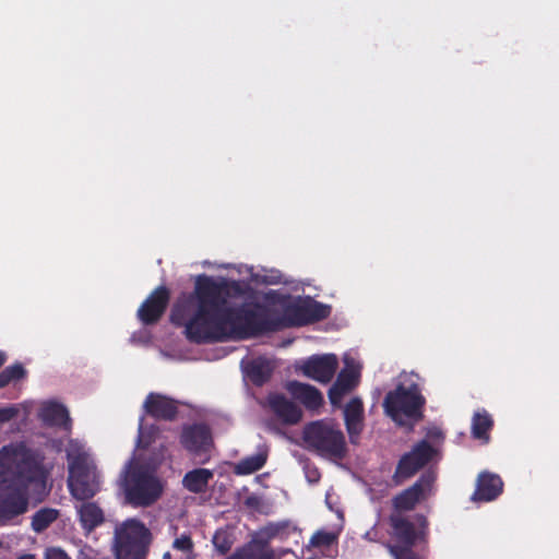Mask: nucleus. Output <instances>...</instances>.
<instances>
[{
    "label": "nucleus",
    "instance_id": "1",
    "mask_svg": "<svg viewBox=\"0 0 559 559\" xmlns=\"http://www.w3.org/2000/svg\"><path fill=\"white\" fill-rule=\"evenodd\" d=\"M239 282L200 274L195 277L192 297L195 311L189 317L186 305H175L171 321L185 326L187 338L195 344L237 334L257 336L286 328H299L330 317L331 307L313 299L289 304L280 316L261 302L233 307L231 298L242 295Z\"/></svg>",
    "mask_w": 559,
    "mask_h": 559
},
{
    "label": "nucleus",
    "instance_id": "2",
    "mask_svg": "<svg viewBox=\"0 0 559 559\" xmlns=\"http://www.w3.org/2000/svg\"><path fill=\"white\" fill-rule=\"evenodd\" d=\"M425 404L426 399L416 383L409 386L399 384L386 393L383 408L388 417L397 426L404 427L423 419Z\"/></svg>",
    "mask_w": 559,
    "mask_h": 559
},
{
    "label": "nucleus",
    "instance_id": "3",
    "mask_svg": "<svg viewBox=\"0 0 559 559\" xmlns=\"http://www.w3.org/2000/svg\"><path fill=\"white\" fill-rule=\"evenodd\" d=\"M302 439L310 450L323 457L343 460L347 454L343 431L330 420L321 419L307 424Z\"/></svg>",
    "mask_w": 559,
    "mask_h": 559
},
{
    "label": "nucleus",
    "instance_id": "4",
    "mask_svg": "<svg viewBox=\"0 0 559 559\" xmlns=\"http://www.w3.org/2000/svg\"><path fill=\"white\" fill-rule=\"evenodd\" d=\"M123 490L127 501L133 507H148L159 499L163 486L146 467L134 465L126 472Z\"/></svg>",
    "mask_w": 559,
    "mask_h": 559
},
{
    "label": "nucleus",
    "instance_id": "5",
    "mask_svg": "<svg viewBox=\"0 0 559 559\" xmlns=\"http://www.w3.org/2000/svg\"><path fill=\"white\" fill-rule=\"evenodd\" d=\"M150 543V531L141 522L128 520L115 530L116 559H145Z\"/></svg>",
    "mask_w": 559,
    "mask_h": 559
},
{
    "label": "nucleus",
    "instance_id": "6",
    "mask_svg": "<svg viewBox=\"0 0 559 559\" xmlns=\"http://www.w3.org/2000/svg\"><path fill=\"white\" fill-rule=\"evenodd\" d=\"M415 523L408 516L400 512H391L389 515L390 542L386 548L391 551L392 546L415 547L417 543L426 539L428 534V520L423 514H416Z\"/></svg>",
    "mask_w": 559,
    "mask_h": 559
},
{
    "label": "nucleus",
    "instance_id": "7",
    "mask_svg": "<svg viewBox=\"0 0 559 559\" xmlns=\"http://www.w3.org/2000/svg\"><path fill=\"white\" fill-rule=\"evenodd\" d=\"M68 487L78 500H88L98 491L95 471L84 454H78L69 461Z\"/></svg>",
    "mask_w": 559,
    "mask_h": 559
},
{
    "label": "nucleus",
    "instance_id": "8",
    "mask_svg": "<svg viewBox=\"0 0 559 559\" xmlns=\"http://www.w3.org/2000/svg\"><path fill=\"white\" fill-rule=\"evenodd\" d=\"M433 455L435 449L427 440L416 443L411 451L404 453L397 461L391 477L392 485L402 486L423 469L432 460Z\"/></svg>",
    "mask_w": 559,
    "mask_h": 559
},
{
    "label": "nucleus",
    "instance_id": "9",
    "mask_svg": "<svg viewBox=\"0 0 559 559\" xmlns=\"http://www.w3.org/2000/svg\"><path fill=\"white\" fill-rule=\"evenodd\" d=\"M170 301V290L160 285L156 287L141 304L136 318L143 325H154L165 314Z\"/></svg>",
    "mask_w": 559,
    "mask_h": 559
},
{
    "label": "nucleus",
    "instance_id": "10",
    "mask_svg": "<svg viewBox=\"0 0 559 559\" xmlns=\"http://www.w3.org/2000/svg\"><path fill=\"white\" fill-rule=\"evenodd\" d=\"M338 359L335 354L312 355L299 367L302 374L317 382L326 384L336 373Z\"/></svg>",
    "mask_w": 559,
    "mask_h": 559
},
{
    "label": "nucleus",
    "instance_id": "11",
    "mask_svg": "<svg viewBox=\"0 0 559 559\" xmlns=\"http://www.w3.org/2000/svg\"><path fill=\"white\" fill-rule=\"evenodd\" d=\"M432 478L429 475H421L412 486L402 490L392 499V512L413 511L421 502L430 490Z\"/></svg>",
    "mask_w": 559,
    "mask_h": 559
},
{
    "label": "nucleus",
    "instance_id": "12",
    "mask_svg": "<svg viewBox=\"0 0 559 559\" xmlns=\"http://www.w3.org/2000/svg\"><path fill=\"white\" fill-rule=\"evenodd\" d=\"M182 447L193 455L206 452L212 444V433L204 424L185 426L180 436Z\"/></svg>",
    "mask_w": 559,
    "mask_h": 559
},
{
    "label": "nucleus",
    "instance_id": "13",
    "mask_svg": "<svg viewBox=\"0 0 559 559\" xmlns=\"http://www.w3.org/2000/svg\"><path fill=\"white\" fill-rule=\"evenodd\" d=\"M360 370L357 366H346L338 372L335 382L329 390V400L333 406H338L347 393L352 392L359 383Z\"/></svg>",
    "mask_w": 559,
    "mask_h": 559
},
{
    "label": "nucleus",
    "instance_id": "14",
    "mask_svg": "<svg viewBox=\"0 0 559 559\" xmlns=\"http://www.w3.org/2000/svg\"><path fill=\"white\" fill-rule=\"evenodd\" d=\"M143 407L146 414L155 419L171 421L178 415L177 401L160 393H148Z\"/></svg>",
    "mask_w": 559,
    "mask_h": 559
},
{
    "label": "nucleus",
    "instance_id": "15",
    "mask_svg": "<svg viewBox=\"0 0 559 559\" xmlns=\"http://www.w3.org/2000/svg\"><path fill=\"white\" fill-rule=\"evenodd\" d=\"M503 491V481L498 474L481 472L476 481V489L472 500L476 502H489L496 500Z\"/></svg>",
    "mask_w": 559,
    "mask_h": 559
},
{
    "label": "nucleus",
    "instance_id": "16",
    "mask_svg": "<svg viewBox=\"0 0 559 559\" xmlns=\"http://www.w3.org/2000/svg\"><path fill=\"white\" fill-rule=\"evenodd\" d=\"M364 403L361 399L355 396L344 407V421L349 441L357 444L360 433L364 429Z\"/></svg>",
    "mask_w": 559,
    "mask_h": 559
},
{
    "label": "nucleus",
    "instance_id": "17",
    "mask_svg": "<svg viewBox=\"0 0 559 559\" xmlns=\"http://www.w3.org/2000/svg\"><path fill=\"white\" fill-rule=\"evenodd\" d=\"M286 390L293 399L300 402L307 409L316 411L323 404L321 392L313 385L294 380L287 382Z\"/></svg>",
    "mask_w": 559,
    "mask_h": 559
},
{
    "label": "nucleus",
    "instance_id": "18",
    "mask_svg": "<svg viewBox=\"0 0 559 559\" xmlns=\"http://www.w3.org/2000/svg\"><path fill=\"white\" fill-rule=\"evenodd\" d=\"M269 405L274 414L286 425H296L302 417L300 407L283 394H271L269 396Z\"/></svg>",
    "mask_w": 559,
    "mask_h": 559
},
{
    "label": "nucleus",
    "instance_id": "19",
    "mask_svg": "<svg viewBox=\"0 0 559 559\" xmlns=\"http://www.w3.org/2000/svg\"><path fill=\"white\" fill-rule=\"evenodd\" d=\"M265 545H271L273 539L286 540L292 535H299L300 530L289 520L271 522L255 533Z\"/></svg>",
    "mask_w": 559,
    "mask_h": 559
},
{
    "label": "nucleus",
    "instance_id": "20",
    "mask_svg": "<svg viewBox=\"0 0 559 559\" xmlns=\"http://www.w3.org/2000/svg\"><path fill=\"white\" fill-rule=\"evenodd\" d=\"M39 416L41 420L51 427H61L64 430L71 429V418L69 412L60 403L49 402L43 405Z\"/></svg>",
    "mask_w": 559,
    "mask_h": 559
},
{
    "label": "nucleus",
    "instance_id": "21",
    "mask_svg": "<svg viewBox=\"0 0 559 559\" xmlns=\"http://www.w3.org/2000/svg\"><path fill=\"white\" fill-rule=\"evenodd\" d=\"M493 428L492 416L485 409H477L471 424L472 437L483 443H488L490 440V431Z\"/></svg>",
    "mask_w": 559,
    "mask_h": 559
},
{
    "label": "nucleus",
    "instance_id": "22",
    "mask_svg": "<svg viewBox=\"0 0 559 559\" xmlns=\"http://www.w3.org/2000/svg\"><path fill=\"white\" fill-rule=\"evenodd\" d=\"M20 477L23 479V483L26 487L33 486L38 490V492L46 491V473L37 463L35 462H25L22 466H20L19 471Z\"/></svg>",
    "mask_w": 559,
    "mask_h": 559
},
{
    "label": "nucleus",
    "instance_id": "23",
    "mask_svg": "<svg viewBox=\"0 0 559 559\" xmlns=\"http://www.w3.org/2000/svg\"><path fill=\"white\" fill-rule=\"evenodd\" d=\"M214 474L207 468H195L188 473L182 478L183 487L192 493H202L207 489L210 480Z\"/></svg>",
    "mask_w": 559,
    "mask_h": 559
},
{
    "label": "nucleus",
    "instance_id": "24",
    "mask_svg": "<svg viewBox=\"0 0 559 559\" xmlns=\"http://www.w3.org/2000/svg\"><path fill=\"white\" fill-rule=\"evenodd\" d=\"M82 527L92 532L99 526L104 520L103 510L95 502H84L78 510Z\"/></svg>",
    "mask_w": 559,
    "mask_h": 559
},
{
    "label": "nucleus",
    "instance_id": "25",
    "mask_svg": "<svg viewBox=\"0 0 559 559\" xmlns=\"http://www.w3.org/2000/svg\"><path fill=\"white\" fill-rule=\"evenodd\" d=\"M273 371V364L265 358L252 360L247 368L249 379L257 386L265 384L271 379Z\"/></svg>",
    "mask_w": 559,
    "mask_h": 559
},
{
    "label": "nucleus",
    "instance_id": "26",
    "mask_svg": "<svg viewBox=\"0 0 559 559\" xmlns=\"http://www.w3.org/2000/svg\"><path fill=\"white\" fill-rule=\"evenodd\" d=\"M28 501L24 493L16 491L8 495L1 503V510L10 515L16 516L27 510Z\"/></svg>",
    "mask_w": 559,
    "mask_h": 559
},
{
    "label": "nucleus",
    "instance_id": "27",
    "mask_svg": "<svg viewBox=\"0 0 559 559\" xmlns=\"http://www.w3.org/2000/svg\"><path fill=\"white\" fill-rule=\"evenodd\" d=\"M59 510L53 508H41L32 516V530L36 533L46 531L58 518Z\"/></svg>",
    "mask_w": 559,
    "mask_h": 559
},
{
    "label": "nucleus",
    "instance_id": "28",
    "mask_svg": "<svg viewBox=\"0 0 559 559\" xmlns=\"http://www.w3.org/2000/svg\"><path fill=\"white\" fill-rule=\"evenodd\" d=\"M266 453L262 452L255 453L250 456H246L236 465V473L238 475L252 474L264 466V464L266 463Z\"/></svg>",
    "mask_w": 559,
    "mask_h": 559
},
{
    "label": "nucleus",
    "instance_id": "29",
    "mask_svg": "<svg viewBox=\"0 0 559 559\" xmlns=\"http://www.w3.org/2000/svg\"><path fill=\"white\" fill-rule=\"evenodd\" d=\"M236 542L235 533L233 530L219 528L215 532L212 543L214 548L219 555H226Z\"/></svg>",
    "mask_w": 559,
    "mask_h": 559
},
{
    "label": "nucleus",
    "instance_id": "30",
    "mask_svg": "<svg viewBox=\"0 0 559 559\" xmlns=\"http://www.w3.org/2000/svg\"><path fill=\"white\" fill-rule=\"evenodd\" d=\"M26 376V370L21 362L8 366L0 372V389L5 388L13 381H19Z\"/></svg>",
    "mask_w": 559,
    "mask_h": 559
},
{
    "label": "nucleus",
    "instance_id": "31",
    "mask_svg": "<svg viewBox=\"0 0 559 559\" xmlns=\"http://www.w3.org/2000/svg\"><path fill=\"white\" fill-rule=\"evenodd\" d=\"M158 429L152 425L150 428L144 427L143 419L140 421L138 447L140 449H147L155 440Z\"/></svg>",
    "mask_w": 559,
    "mask_h": 559
},
{
    "label": "nucleus",
    "instance_id": "32",
    "mask_svg": "<svg viewBox=\"0 0 559 559\" xmlns=\"http://www.w3.org/2000/svg\"><path fill=\"white\" fill-rule=\"evenodd\" d=\"M394 559H425L421 555L414 550V547L392 546L389 551Z\"/></svg>",
    "mask_w": 559,
    "mask_h": 559
},
{
    "label": "nucleus",
    "instance_id": "33",
    "mask_svg": "<svg viewBox=\"0 0 559 559\" xmlns=\"http://www.w3.org/2000/svg\"><path fill=\"white\" fill-rule=\"evenodd\" d=\"M194 544L192 542L191 535L183 533L179 537L175 538L173 542V548L179 551H182L187 555L193 552Z\"/></svg>",
    "mask_w": 559,
    "mask_h": 559
},
{
    "label": "nucleus",
    "instance_id": "34",
    "mask_svg": "<svg viewBox=\"0 0 559 559\" xmlns=\"http://www.w3.org/2000/svg\"><path fill=\"white\" fill-rule=\"evenodd\" d=\"M334 534L325 531H318L311 536L310 545L313 547H328L334 542Z\"/></svg>",
    "mask_w": 559,
    "mask_h": 559
},
{
    "label": "nucleus",
    "instance_id": "35",
    "mask_svg": "<svg viewBox=\"0 0 559 559\" xmlns=\"http://www.w3.org/2000/svg\"><path fill=\"white\" fill-rule=\"evenodd\" d=\"M19 413L15 406H8L0 408V424H4L13 419Z\"/></svg>",
    "mask_w": 559,
    "mask_h": 559
},
{
    "label": "nucleus",
    "instance_id": "36",
    "mask_svg": "<svg viewBox=\"0 0 559 559\" xmlns=\"http://www.w3.org/2000/svg\"><path fill=\"white\" fill-rule=\"evenodd\" d=\"M46 559H70L68 555L59 548H49L46 551Z\"/></svg>",
    "mask_w": 559,
    "mask_h": 559
},
{
    "label": "nucleus",
    "instance_id": "37",
    "mask_svg": "<svg viewBox=\"0 0 559 559\" xmlns=\"http://www.w3.org/2000/svg\"><path fill=\"white\" fill-rule=\"evenodd\" d=\"M307 478L310 483H317L320 479V473L317 467H307Z\"/></svg>",
    "mask_w": 559,
    "mask_h": 559
},
{
    "label": "nucleus",
    "instance_id": "38",
    "mask_svg": "<svg viewBox=\"0 0 559 559\" xmlns=\"http://www.w3.org/2000/svg\"><path fill=\"white\" fill-rule=\"evenodd\" d=\"M7 360V356L3 352H0V368L3 366V364Z\"/></svg>",
    "mask_w": 559,
    "mask_h": 559
},
{
    "label": "nucleus",
    "instance_id": "39",
    "mask_svg": "<svg viewBox=\"0 0 559 559\" xmlns=\"http://www.w3.org/2000/svg\"><path fill=\"white\" fill-rule=\"evenodd\" d=\"M17 559H36V558L34 555L27 554V555L20 556Z\"/></svg>",
    "mask_w": 559,
    "mask_h": 559
},
{
    "label": "nucleus",
    "instance_id": "40",
    "mask_svg": "<svg viewBox=\"0 0 559 559\" xmlns=\"http://www.w3.org/2000/svg\"><path fill=\"white\" fill-rule=\"evenodd\" d=\"M163 559H173L171 554L169 551L165 552Z\"/></svg>",
    "mask_w": 559,
    "mask_h": 559
},
{
    "label": "nucleus",
    "instance_id": "41",
    "mask_svg": "<svg viewBox=\"0 0 559 559\" xmlns=\"http://www.w3.org/2000/svg\"><path fill=\"white\" fill-rule=\"evenodd\" d=\"M251 500H252V498H249V499L247 500L248 504H251Z\"/></svg>",
    "mask_w": 559,
    "mask_h": 559
}]
</instances>
